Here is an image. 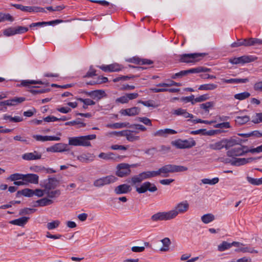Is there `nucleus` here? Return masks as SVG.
I'll return each mask as SVG.
<instances>
[{
    "mask_svg": "<svg viewBox=\"0 0 262 262\" xmlns=\"http://www.w3.org/2000/svg\"><path fill=\"white\" fill-rule=\"evenodd\" d=\"M227 155L232 159L229 161H226V163H231L230 164H247L254 161L259 158H237L235 157L244 155V151L241 149L240 147H234L227 152Z\"/></svg>",
    "mask_w": 262,
    "mask_h": 262,
    "instance_id": "f257e3e1",
    "label": "nucleus"
},
{
    "mask_svg": "<svg viewBox=\"0 0 262 262\" xmlns=\"http://www.w3.org/2000/svg\"><path fill=\"white\" fill-rule=\"evenodd\" d=\"M96 138V135L95 134L70 137L69 138L68 145L75 146H91V144L90 141L95 139Z\"/></svg>",
    "mask_w": 262,
    "mask_h": 262,
    "instance_id": "f03ea898",
    "label": "nucleus"
},
{
    "mask_svg": "<svg viewBox=\"0 0 262 262\" xmlns=\"http://www.w3.org/2000/svg\"><path fill=\"white\" fill-rule=\"evenodd\" d=\"M207 55L206 53H190L183 54L180 55L179 61L181 62L185 63H194L199 61L201 58L205 57Z\"/></svg>",
    "mask_w": 262,
    "mask_h": 262,
    "instance_id": "7ed1b4c3",
    "label": "nucleus"
},
{
    "mask_svg": "<svg viewBox=\"0 0 262 262\" xmlns=\"http://www.w3.org/2000/svg\"><path fill=\"white\" fill-rule=\"evenodd\" d=\"M189 208V204L187 200H184L177 203L173 209L170 210V212L173 219L175 218L179 214H184Z\"/></svg>",
    "mask_w": 262,
    "mask_h": 262,
    "instance_id": "20e7f679",
    "label": "nucleus"
},
{
    "mask_svg": "<svg viewBox=\"0 0 262 262\" xmlns=\"http://www.w3.org/2000/svg\"><path fill=\"white\" fill-rule=\"evenodd\" d=\"M157 173L155 170L143 171L137 175L133 176L131 179V183L133 185L140 183L146 179L156 177Z\"/></svg>",
    "mask_w": 262,
    "mask_h": 262,
    "instance_id": "39448f33",
    "label": "nucleus"
},
{
    "mask_svg": "<svg viewBox=\"0 0 262 262\" xmlns=\"http://www.w3.org/2000/svg\"><path fill=\"white\" fill-rule=\"evenodd\" d=\"M172 144L179 149L190 148L196 144L195 141L193 138H190L188 139H178L172 142Z\"/></svg>",
    "mask_w": 262,
    "mask_h": 262,
    "instance_id": "423d86ee",
    "label": "nucleus"
},
{
    "mask_svg": "<svg viewBox=\"0 0 262 262\" xmlns=\"http://www.w3.org/2000/svg\"><path fill=\"white\" fill-rule=\"evenodd\" d=\"M257 59V57H255L252 55H244L238 57H233L230 58L229 62L233 64H244L254 61Z\"/></svg>",
    "mask_w": 262,
    "mask_h": 262,
    "instance_id": "0eeeda50",
    "label": "nucleus"
},
{
    "mask_svg": "<svg viewBox=\"0 0 262 262\" xmlns=\"http://www.w3.org/2000/svg\"><path fill=\"white\" fill-rule=\"evenodd\" d=\"M151 219L152 221L158 222L161 221H167L173 219L170 211L159 212L151 217Z\"/></svg>",
    "mask_w": 262,
    "mask_h": 262,
    "instance_id": "6e6552de",
    "label": "nucleus"
},
{
    "mask_svg": "<svg viewBox=\"0 0 262 262\" xmlns=\"http://www.w3.org/2000/svg\"><path fill=\"white\" fill-rule=\"evenodd\" d=\"M117 180V178L114 176H108L96 180L94 183V185L96 187H100L114 183L116 182Z\"/></svg>",
    "mask_w": 262,
    "mask_h": 262,
    "instance_id": "1a4fd4ad",
    "label": "nucleus"
},
{
    "mask_svg": "<svg viewBox=\"0 0 262 262\" xmlns=\"http://www.w3.org/2000/svg\"><path fill=\"white\" fill-rule=\"evenodd\" d=\"M136 190L139 193H143L147 191L151 192H155L157 190V188L155 184H151L149 182H145L140 187H136Z\"/></svg>",
    "mask_w": 262,
    "mask_h": 262,
    "instance_id": "9d476101",
    "label": "nucleus"
},
{
    "mask_svg": "<svg viewBox=\"0 0 262 262\" xmlns=\"http://www.w3.org/2000/svg\"><path fill=\"white\" fill-rule=\"evenodd\" d=\"M130 165H117L116 174L119 177H124L130 173Z\"/></svg>",
    "mask_w": 262,
    "mask_h": 262,
    "instance_id": "9b49d317",
    "label": "nucleus"
},
{
    "mask_svg": "<svg viewBox=\"0 0 262 262\" xmlns=\"http://www.w3.org/2000/svg\"><path fill=\"white\" fill-rule=\"evenodd\" d=\"M30 169L35 172L42 173H52L56 172V170L52 168L46 167L42 165H35L31 166Z\"/></svg>",
    "mask_w": 262,
    "mask_h": 262,
    "instance_id": "f8f14e48",
    "label": "nucleus"
},
{
    "mask_svg": "<svg viewBox=\"0 0 262 262\" xmlns=\"http://www.w3.org/2000/svg\"><path fill=\"white\" fill-rule=\"evenodd\" d=\"M69 149L68 148V145L59 143H56L53 146H50L47 148V150L48 151L50 152H63L65 151H68Z\"/></svg>",
    "mask_w": 262,
    "mask_h": 262,
    "instance_id": "ddd939ff",
    "label": "nucleus"
},
{
    "mask_svg": "<svg viewBox=\"0 0 262 262\" xmlns=\"http://www.w3.org/2000/svg\"><path fill=\"white\" fill-rule=\"evenodd\" d=\"M171 166L172 165H165L162 168L155 170L157 177H166L169 173H172Z\"/></svg>",
    "mask_w": 262,
    "mask_h": 262,
    "instance_id": "4468645a",
    "label": "nucleus"
},
{
    "mask_svg": "<svg viewBox=\"0 0 262 262\" xmlns=\"http://www.w3.org/2000/svg\"><path fill=\"white\" fill-rule=\"evenodd\" d=\"M140 112V108L134 106L129 108L122 109L120 113L122 115L128 116H134L138 115Z\"/></svg>",
    "mask_w": 262,
    "mask_h": 262,
    "instance_id": "2eb2a0df",
    "label": "nucleus"
},
{
    "mask_svg": "<svg viewBox=\"0 0 262 262\" xmlns=\"http://www.w3.org/2000/svg\"><path fill=\"white\" fill-rule=\"evenodd\" d=\"M224 148L228 149L235 145L238 144L242 140L238 138L231 137L229 139H223Z\"/></svg>",
    "mask_w": 262,
    "mask_h": 262,
    "instance_id": "dca6fc26",
    "label": "nucleus"
},
{
    "mask_svg": "<svg viewBox=\"0 0 262 262\" xmlns=\"http://www.w3.org/2000/svg\"><path fill=\"white\" fill-rule=\"evenodd\" d=\"M239 244H242L240 246H236L237 249L235 250L236 252H243V253H257L258 251L255 250L253 248L249 247L242 243L238 242Z\"/></svg>",
    "mask_w": 262,
    "mask_h": 262,
    "instance_id": "f3484780",
    "label": "nucleus"
},
{
    "mask_svg": "<svg viewBox=\"0 0 262 262\" xmlns=\"http://www.w3.org/2000/svg\"><path fill=\"white\" fill-rule=\"evenodd\" d=\"M242 244H239L238 242H233L231 243H229L227 242H223L221 244L218 245L217 250L219 251L222 252L226 250L229 249L232 246H238L241 245Z\"/></svg>",
    "mask_w": 262,
    "mask_h": 262,
    "instance_id": "a211bd4d",
    "label": "nucleus"
},
{
    "mask_svg": "<svg viewBox=\"0 0 262 262\" xmlns=\"http://www.w3.org/2000/svg\"><path fill=\"white\" fill-rule=\"evenodd\" d=\"M172 115L175 116H182L185 118H192L193 117V115L188 113L186 110L183 109L182 108H179L176 110H173L171 112Z\"/></svg>",
    "mask_w": 262,
    "mask_h": 262,
    "instance_id": "6ab92c4d",
    "label": "nucleus"
},
{
    "mask_svg": "<svg viewBox=\"0 0 262 262\" xmlns=\"http://www.w3.org/2000/svg\"><path fill=\"white\" fill-rule=\"evenodd\" d=\"M41 154L36 151L33 152H27L22 156V158L25 160H34L40 159Z\"/></svg>",
    "mask_w": 262,
    "mask_h": 262,
    "instance_id": "aec40b11",
    "label": "nucleus"
},
{
    "mask_svg": "<svg viewBox=\"0 0 262 262\" xmlns=\"http://www.w3.org/2000/svg\"><path fill=\"white\" fill-rule=\"evenodd\" d=\"M24 180L26 182V185L29 183L32 184H38V177L35 174H27L24 176Z\"/></svg>",
    "mask_w": 262,
    "mask_h": 262,
    "instance_id": "412c9836",
    "label": "nucleus"
},
{
    "mask_svg": "<svg viewBox=\"0 0 262 262\" xmlns=\"http://www.w3.org/2000/svg\"><path fill=\"white\" fill-rule=\"evenodd\" d=\"M130 190V186L126 184L119 185L115 189V193L118 194L126 193Z\"/></svg>",
    "mask_w": 262,
    "mask_h": 262,
    "instance_id": "4be33fe9",
    "label": "nucleus"
},
{
    "mask_svg": "<svg viewBox=\"0 0 262 262\" xmlns=\"http://www.w3.org/2000/svg\"><path fill=\"white\" fill-rule=\"evenodd\" d=\"M177 133V132L174 129L170 128H165L160 129L155 133V136L166 137L167 135H173Z\"/></svg>",
    "mask_w": 262,
    "mask_h": 262,
    "instance_id": "5701e85b",
    "label": "nucleus"
},
{
    "mask_svg": "<svg viewBox=\"0 0 262 262\" xmlns=\"http://www.w3.org/2000/svg\"><path fill=\"white\" fill-rule=\"evenodd\" d=\"M46 84L48 85V83L42 82L41 80H22L21 82V85L25 87H30L31 84Z\"/></svg>",
    "mask_w": 262,
    "mask_h": 262,
    "instance_id": "b1692460",
    "label": "nucleus"
},
{
    "mask_svg": "<svg viewBox=\"0 0 262 262\" xmlns=\"http://www.w3.org/2000/svg\"><path fill=\"white\" fill-rule=\"evenodd\" d=\"M26 100L25 97H14L11 99L7 100V106H15Z\"/></svg>",
    "mask_w": 262,
    "mask_h": 262,
    "instance_id": "393cba45",
    "label": "nucleus"
},
{
    "mask_svg": "<svg viewBox=\"0 0 262 262\" xmlns=\"http://www.w3.org/2000/svg\"><path fill=\"white\" fill-rule=\"evenodd\" d=\"M28 219L29 217L23 216L16 220L10 221L9 223L12 225L23 226L27 223Z\"/></svg>",
    "mask_w": 262,
    "mask_h": 262,
    "instance_id": "a878e982",
    "label": "nucleus"
},
{
    "mask_svg": "<svg viewBox=\"0 0 262 262\" xmlns=\"http://www.w3.org/2000/svg\"><path fill=\"white\" fill-rule=\"evenodd\" d=\"M222 81L226 83H246L249 81L248 78H231L229 79H222Z\"/></svg>",
    "mask_w": 262,
    "mask_h": 262,
    "instance_id": "bb28decb",
    "label": "nucleus"
},
{
    "mask_svg": "<svg viewBox=\"0 0 262 262\" xmlns=\"http://www.w3.org/2000/svg\"><path fill=\"white\" fill-rule=\"evenodd\" d=\"M94 157L92 155L90 154H82L78 157V159L81 162L87 163L91 162L93 160Z\"/></svg>",
    "mask_w": 262,
    "mask_h": 262,
    "instance_id": "cd10ccee",
    "label": "nucleus"
},
{
    "mask_svg": "<svg viewBox=\"0 0 262 262\" xmlns=\"http://www.w3.org/2000/svg\"><path fill=\"white\" fill-rule=\"evenodd\" d=\"M134 132L138 133V132L136 131H132L130 130H126V133H125V137H126V139L130 142H133L135 140H138L139 139V136H135L133 133Z\"/></svg>",
    "mask_w": 262,
    "mask_h": 262,
    "instance_id": "c85d7f7f",
    "label": "nucleus"
},
{
    "mask_svg": "<svg viewBox=\"0 0 262 262\" xmlns=\"http://www.w3.org/2000/svg\"><path fill=\"white\" fill-rule=\"evenodd\" d=\"M53 203L52 200L48 198H43L36 201L38 206L43 207L52 204Z\"/></svg>",
    "mask_w": 262,
    "mask_h": 262,
    "instance_id": "c756f323",
    "label": "nucleus"
},
{
    "mask_svg": "<svg viewBox=\"0 0 262 262\" xmlns=\"http://www.w3.org/2000/svg\"><path fill=\"white\" fill-rule=\"evenodd\" d=\"M217 88V85L216 84L213 83H207V84H202L199 86L198 90H206V91H209V90H214L216 89Z\"/></svg>",
    "mask_w": 262,
    "mask_h": 262,
    "instance_id": "7c9ffc66",
    "label": "nucleus"
},
{
    "mask_svg": "<svg viewBox=\"0 0 262 262\" xmlns=\"http://www.w3.org/2000/svg\"><path fill=\"white\" fill-rule=\"evenodd\" d=\"M98 157L100 158H101V159H103L106 160H115L117 158L116 155L113 152H108V153L101 152L99 155Z\"/></svg>",
    "mask_w": 262,
    "mask_h": 262,
    "instance_id": "2f4dec72",
    "label": "nucleus"
},
{
    "mask_svg": "<svg viewBox=\"0 0 262 262\" xmlns=\"http://www.w3.org/2000/svg\"><path fill=\"white\" fill-rule=\"evenodd\" d=\"M65 125H71L74 126L77 125V128H81L84 127L86 126V124L85 123L82 122L80 121V119H78L76 120H73L72 121H69L65 123Z\"/></svg>",
    "mask_w": 262,
    "mask_h": 262,
    "instance_id": "473e14b6",
    "label": "nucleus"
},
{
    "mask_svg": "<svg viewBox=\"0 0 262 262\" xmlns=\"http://www.w3.org/2000/svg\"><path fill=\"white\" fill-rule=\"evenodd\" d=\"M209 148L213 150H220L224 148L223 139L209 144Z\"/></svg>",
    "mask_w": 262,
    "mask_h": 262,
    "instance_id": "72a5a7b5",
    "label": "nucleus"
},
{
    "mask_svg": "<svg viewBox=\"0 0 262 262\" xmlns=\"http://www.w3.org/2000/svg\"><path fill=\"white\" fill-rule=\"evenodd\" d=\"M129 125V123H115L113 124H107L106 126L111 128H121L123 127H128Z\"/></svg>",
    "mask_w": 262,
    "mask_h": 262,
    "instance_id": "f704fd0d",
    "label": "nucleus"
},
{
    "mask_svg": "<svg viewBox=\"0 0 262 262\" xmlns=\"http://www.w3.org/2000/svg\"><path fill=\"white\" fill-rule=\"evenodd\" d=\"M215 217L211 213H207L203 215L201 217V220L204 224H209L214 221Z\"/></svg>",
    "mask_w": 262,
    "mask_h": 262,
    "instance_id": "c9c22d12",
    "label": "nucleus"
},
{
    "mask_svg": "<svg viewBox=\"0 0 262 262\" xmlns=\"http://www.w3.org/2000/svg\"><path fill=\"white\" fill-rule=\"evenodd\" d=\"M12 6L17 9L20 10L23 12H32L33 7L24 6L21 4H13Z\"/></svg>",
    "mask_w": 262,
    "mask_h": 262,
    "instance_id": "e433bc0d",
    "label": "nucleus"
},
{
    "mask_svg": "<svg viewBox=\"0 0 262 262\" xmlns=\"http://www.w3.org/2000/svg\"><path fill=\"white\" fill-rule=\"evenodd\" d=\"M163 244V247L160 248L161 251H167L169 250V247L170 245V241L169 238L165 237L161 241Z\"/></svg>",
    "mask_w": 262,
    "mask_h": 262,
    "instance_id": "4c0bfd02",
    "label": "nucleus"
},
{
    "mask_svg": "<svg viewBox=\"0 0 262 262\" xmlns=\"http://www.w3.org/2000/svg\"><path fill=\"white\" fill-rule=\"evenodd\" d=\"M247 181L251 184L255 186H258L262 184V177L259 179L253 178L250 177H247Z\"/></svg>",
    "mask_w": 262,
    "mask_h": 262,
    "instance_id": "58836bf2",
    "label": "nucleus"
},
{
    "mask_svg": "<svg viewBox=\"0 0 262 262\" xmlns=\"http://www.w3.org/2000/svg\"><path fill=\"white\" fill-rule=\"evenodd\" d=\"M46 194H47L48 197L52 200L58 197L60 195L61 192L60 190L57 189L55 190L48 191L46 192Z\"/></svg>",
    "mask_w": 262,
    "mask_h": 262,
    "instance_id": "ea45409f",
    "label": "nucleus"
},
{
    "mask_svg": "<svg viewBox=\"0 0 262 262\" xmlns=\"http://www.w3.org/2000/svg\"><path fill=\"white\" fill-rule=\"evenodd\" d=\"M250 120V117L248 116L245 115L244 116H237L235 119V121L239 124H244Z\"/></svg>",
    "mask_w": 262,
    "mask_h": 262,
    "instance_id": "a19ab883",
    "label": "nucleus"
},
{
    "mask_svg": "<svg viewBox=\"0 0 262 262\" xmlns=\"http://www.w3.org/2000/svg\"><path fill=\"white\" fill-rule=\"evenodd\" d=\"M214 105V103L213 101H209L200 104V108L204 110L205 112L208 113L209 108H212Z\"/></svg>",
    "mask_w": 262,
    "mask_h": 262,
    "instance_id": "79ce46f5",
    "label": "nucleus"
},
{
    "mask_svg": "<svg viewBox=\"0 0 262 262\" xmlns=\"http://www.w3.org/2000/svg\"><path fill=\"white\" fill-rule=\"evenodd\" d=\"M201 181L202 183L204 184H209L210 185H213L217 183L219 181V179L217 177L211 179L205 178L202 179Z\"/></svg>",
    "mask_w": 262,
    "mask_h": 262,
    "instance_id": "37998d69",
    "label": "nucleus"
},
{
    "mask_svg": "<svg viewBox=\"0 0 262 262\" xmlns=\"http://www.w3.org/2000/svg\"><path fill=\"white\" fill-rule=\"evenodd\" d=\"M21 194L25 196L31 197L33 196V190L29 188H25L17 192V194Z\"/></svg>",
    "mask_w": 262,
    "mask_h": 262,
    "instance_id": "c03bdc74",
    "label": "nucleus"
},
{
    "mask_svg": "<svg viewBox=\"0 0 262 262\" xmlns=\"http://www.w3.org/2000/svg\"><path fill=\"white\" fill-rule=\"evenodd\" d=\"M250 96V94L248 92H244L241 93H238L234 95V97L236 99L243 100L248 98Z\"/></svg>",
    "mask_w": 262,
    "mask_h": 262,
    "instance_id": "a18cd8bd",
    "label": "nucleus"
},
{
    "mask_svg": "<svg viewBox=\"0 0 262 262\" xmlns=\"http://www.w3.org/2000/svg\"><path fill=\"white\" fill-rule=\"evenodd\" d=\"M122 69V66L118 63H113L109 64V72H118Z\"/></svg>",
    "mask_w": 262,
    "mask_h": 262,
    "instance_id": "49530a36",
    "label": "nucleus"
},
{
    "mask_svg": "<svg viewBox=\"0 0 262 262\" xmlns=\"http://www.w3.org/2000/svg\"><path fill=\"white\" fill-rule=\"evenodd\" d=\"M181 86V83L176 82L174 81L171 80L169 83H159L157 84L158 86H161V87H168V86Z\"/></svg>",
    "mask_w": 262,
    "mask_h": 262,
    "instance_id": "de8ad7c7",
    "label": "nucleus"
},
{
    "mask_svg": "<svg viewBox=\"0 0 262 262\" xmlns=\"http://www.w3.org/2000/svg\"><path fill=\"white\" fill-rule=\"evenodd\" d=\"M60 224V222L58 220H55L51 222L48 223L47 224V227L48 230H53L57 228Z\"/></svg>",
    "mask_w": 262,
    "mask_h": 262,
    "instance_id": "09e8293b",
    "label": "nucleus"
},
{
    "mask_svg": "<svg viewBox=\"0 0 262 262\" xmlns=\"http://www.w3.org/2000/svg\"><path fill=\"white\" fill-rule=\"evenodd\" d=\"M172 172H181L187 170V167L184 166L172 165L171 166Z\"/></svg>",
    "mask_w": 262,
    "mask_h": 262,
    "instance_id": "8fccbe9b",
    "label": "nucleus"
},
{
    "mask_svg": "<svg viewBox=\"0 0 262 262\" xmlns=\"http://www.w3.org/2000/svg\"><path fill=\"white\" fill-rule=\"evenodd\" d=\"M4 119H9L10 121L13 122H19L23 120V118L19 116L12 117L9 115H5L4 116Z\"/></svg>",
    "mask_w": 262,
    "mask_h": 262,
    "instance_id": "3c124183",
    "label": "nucleus"
},
{
    "mask_svg": "<svg viewBox=\"0 0 262 262\" xmlns=\"http://www.w3.org/2000/svg\"><path fill=\"white\" fill-rule=\"evenodd\" d=\"M59 185V181L56 179H51L49 180L48 187L49 189H54Z\"/></svg>",
    "mask_w": 262,
    "mask_h": 262,
    "instance_id": "603ef678",
    "label": "nucleus"
},
{
    "mask_svg": "<svg viewBox=\"0 0 262 262\" xmlns=\"http://www.w3.org/2000/svg\"><path fill=\"white\" fill-rule=\"evenodd\" d=\"M4 34L7 36H10L17 34L16 28L13 27H10L4 31Z\"/></svg>",
    "mask_w": 262,
    "mask_h": 262,
    "instance_id": "864d4df0",
    "label": "nucleus"
},
{
    "mask_svg": "<svg viewBox=\"0 0 262 262\" xmlns=\"http://www.w3.org/2000/svg\"><path fill=\"white\" fill-rule=\"evenodd\" d=\"M24 174H20V173H14L10 176L8 178V179L11 180V181H16L18 180H20L21 179H24Z\"/></svg>",
    "mask_w": 262,
    "mask_h": 262,
    "instance_id": "5fc2aeb1",
    "label": "nucleus"
},
{
    "mask_svg": "<svg viewBox=\"0 0 262 262\" xmlns=\"http://www.w3.org/2000/svg\"><path fill=\"white\" fill-rule=\"evenodd\" d=\"M50 89H41L39 90H34L31 89L29 90V92L33 95H36L38 94H42L45 93H48L50 91Z\"/></svg>",
    "mask_w": 262,
    "mask_h": 262,
    "instance_id": "6e6d98bb",
    "label": "nucleus"
},
{
    "mask_svg": "<svg viewBox=\"0 0 262 262\" xmlns=\"http://www.w3.org/2000/svg\"><path fill=\"white\" fill-rule=\"evenodd\" d=\"M136 77V76L132 75V76H118L115 78H114L113 81L114 82H117L120 80H123L125 81L132 78H134V77Z\"/></svg>",
    "mask_w": 262,
    "mask_h": 262,
    "instance_id": "4d7b16f0",
    "label": "nucleus"
},
{
    "mask_svg": "<svg viewBox=\"0 0 262 262\" xmlns=\"http://www.w3.org/2000/svg\"><path fill=\"white\" fill-rule=\"evenodd\" d=\"M93 98H98L101 99L105 95V92L101 90H97L93 91Z\"/></svg>",
    "mask_w": 262,
    "mask_h": 262,
    "instance_id": "13d9d810",
    "label": "nucleus"
},
{
    "mask_svg": "<svg viewBox=\"0 0 262 262\" xmlns=\"http://www.w3.org/2000/svg\"><path fill=\"white\" fill-rule=\"evenodd\" d=\"M250 40L251 46L262 45V39L250 37Z\"/></svg>",
    "mask_w": 262,
    "mask_h": 262,
    "instance_id": "bf43d9fd",
    "label": "nucleus"
},
{
    "mask_svg": "<svg viewBox=\"0 0 262 262\" xmlns=\"http://www.w3.org/2000/svg\"><path fill=\"white\" fill-rule=\"evenodd\" d=\"M194 100H195V98H194V96L193 95H191L189 96H187V97H183L181 98V100L182 101H184L185 102H191V103L192 105H193L195 103V102H194Z\"/></svg>",
    "mask_w": 262,
    "mask_h": 262,
    "instance_id": "052dcab7",
    "label": "nucleus"
},
{
    "mask_svg": "<svg viewBox=\"0 0 262 262\" xmlns=\"http://www.w3.org/2000/svg\"><path fill=\"white\" fill-rule=\"evenodd\" d=\"M78 100L80 102L83 103V104L85 105H93L95 104V101L89 98L83 99L79 98L78 99Z\"/></svg>",
    "mask_w": 262,
    "mask_h": 262,
    "instance_id": "680f3d73",
    "label": "nucleus"
},
{
    "mask_svg": "<svg viewBox=\"0 0 262 262\" xmlns=\"http://www.w3.org/2000/svg\"><path fill=\"white\" fill-rule=\"evenodd\" d=\"M138 103H141L145 106L155 107L156 106L154 104V101L151 100L144 101L142 100H139Z\"/></svg>",
    "mask_w": 262,
    "mask_h": 262,
    "instance_id": "e2e57ef3",
    "label": "nucleus"
},
{
    "mask_svg": "<svg viewBox=\"0 0 262 262\" xmlns=\"http://www.w3.org/2000/svg\"><path fill=\"white\" fill-rule=\"evenodd\" d=\"M45 194H46V191L45 190L36 189L33 190V195H35L39 198L43 196Z\"/></svg>",
    "mask_w": 262,
    "mask_h": 262,
    "instance_id": "0e129e2a",
    "label": "nucleus"
},
{
    "mask_svg": "<svg viewBox=\"0 0 262 262\" xmlns=\"http://www.w3.org/2000/svg\"><path fill=\"white\" fill-rule=\"evenodd\" d=\"M116 103L125 104L128 102L126 94L116 99Z\"/></svg>",
    "mask_w": 262,
    "mask_h": 262,
    "instance_id": "69168bd1",
    "label": "nucleus"
},
{
    "mask_svg": "<svg viewBox=\"0 0 262 262\" xmlns=\"http://www.w3.org/2000/svg\"><path fill=\"white\" fill-rule=\"evenodd\" d=\"M97 75V74H96V71L95 69H94L93 66H91L90 67L89 71L84 76V77H92L94 76H96Z\"/></svg>",
    "mask_w": 262,
    "mask_h": 262,
    "instance_id": "338daca9",
    "label": "nucleus"
},
{
    "mask_svg": "<svg viewBox=\"0 0 262 262\" xmlns=\"http://www.w3.org/2000/svg\"><path fill=\"white\" fill-rule=\"evenodd\" d=\"M252 122L254 123L262 122V113H256L255 117L252 120Z\"/></svg>",
    "mask_w": 262,
    "mask_h": 262,
    "instance_id": "774afa93",
    "label": "nucleus"
}]
</instances>
